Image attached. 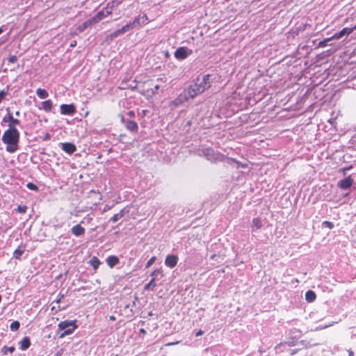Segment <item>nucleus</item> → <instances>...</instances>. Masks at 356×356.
<instances>
[{
    "instance_id": "nucleus-1",
    "label": "nucleus",
    "mask_w": 356,
    "mask_h": 356,
    "mask_svg": "<svg viewBox=\"0 0 356 356\" xmlns=\"http://www.w3.org/2000/svg\"><path fill=\"white\" fill-rule=\"evenodd\" d=\"M141 24L140 16L135 17L132 22H129L123 26L121 29H117L106 37L107 40H113L114 38L118 37L126 33L127 31L134 29L137 25Z\"/></svg>"
},
{
    "instance_id": "nucleus-2",
    "label": "nucleus",
    "mask_w": 356,
    "mask_h": 356,
    "mask_svg": "<svg viewBox=\"0 0 356 356\" xmlns=\"http://www.w3.org/2000/svg\"><path fill=\"white\" fill-rule=\"evenodd\" d=\"M77 327L76 320L60 322L58 325V330H64V332L60 334L59 338H63L72 334Z\"/></svg>"
},
{
    "instance_id": "nucleus-3",
    "label": "nucleus",
    "mask_w": 356,
    "mask_h": 356,
    "mask_svg": "<svg viewBox=\"0 0 356 356\" xmlns=\"http://www.w3.org/2000/svg\"><path fill=\"white\" fill-rule=\"evenodd\" d=\"M19 135H3L2 141L6 144V151L10 153L15 152L18 149Z\"/></svg>"
},
{
    "instance_id": "nucleus-4",
    "label": "nucleus",
    "mask_w": 356,
    "mask_h": 356,
    "mask_svg": "<svg viewBox=\"0 0 356 356\" xmlns=\"http://www.w3.org/2000/svg\"><path fill=\"white\" fill-rule=\"evenodd\" d=\"M190 99V98L188 97L185 91L184 90L182 92H181L174 100L171 101L169 103V106L171 109H174L179 106L184 104L185 102H188Z\"/></svg>"
},
{
    "instance_id": "nucleus-5",
    "label": "nucleus",
    "mask_w": 356,
    "mask_h": 356,
    "mask_svg": "<svg viewBox=\"0 0 356 356\" xmlns=\"http://www.w3.org/2000/svg\"><path fill=\"white\" fill-rule=\"evenodd\" d=\"M184 91L190 99H193L198 95L202 93L196 81L193 84L190 85Z\"/></svg>"
},
{
    "instance_id": "nucleus-6",
    "label": "nucleus",
    "mask_w": 356,
    "mask_h": 356,
    "mask_svg": "<svg viewBox=\"0 0 356 356\" xmlns=\"http://www.w3.org/2000/svg\"><path fill=\"white\" fill-rule=\"evenodd\" d=\"M196 83L200 87L202 92H204L206 90L211 88V84L210 82V75L206 74L203 76L202 79L200 81L199 79H197Z\"/></svg>"
},
{
    "instance_id": "nucleus-7",
    "label": "nucleus",
    "mask_w": 356,
    "mask_h": 356,
    "mask_svg": "<svg viewBox=\"0 0 356 356\" xmlns=\"http://www.w3.org/2000/svg\"><path fill=\"white\" fill-rule=\"evenodd\" d=\"M178 257L175 254H168L165 259V265L170 268L175 267L177 265Z\"/></svg>"
},
{
    "instance_id": "nucleus-8",
    "label": "nucleus",
    "mask_w": 356,
    "mask_h": 356,
    "mask_svg": "<svg viewBox=\"0 0 356 356\" xmlns=\"http://www.w3.org/2000/svg\"><path fill=\"white\" fill-rule=\"evenodd\" d=\"M60 146L62 149L68 154H72L76 151V145L72 143H61Z\"/></svg>"
},
{
    "instance_id": "nucleus-9",
    "label": "nucleus",
    "mask_w": 356,
    "mask_h": 356,
    "mask_svg": "<svg viewBox=\"0 0 356 356\" xmlns=\"http://www.w3.org/2000/svg\"><path fill=\"white\" fill-rule=\"evenodd\" d=\"M353 184V179L351 176H348L345 179L340 180L338 183V186L341 189H348Z\"/></svg>"
},
{
    "instance_id": "nucleus-10",
    "label": "nucleus",
    "mask_w": 356,
    "mask_h": 356,
    "mask_svg": "<svg viewBox=\"0 0 356 356\" xmlns=\"http://www.w3.org/2000/svg\"><path fill=\"white\" fill-rule=\"evenodd\" d=\"M76 112V108L74 104H62L60 106V113L63 115H73Z\"/></svg>"
},
{
    "instance_id": "nucleus-11",
    "label": "nucleus",
    "mask_w": 356,
    "mask_h": 356,
    "mask_svg": "<svg viewBox=\"0 0 356 356\" xmlns=\"http://www.w3.org/2000/svg\"><path fill=\"white\" fill-rule=\"evenodd\" d=\"M352 33V30L349 28H343L341 31L334 33L331 38L326 39V41H330L332 40H338L342 38L344 35H349Z\"/></svg>"
},
{
    "instance_id": "nucleus-12",
    "label": "nucleus",
    "mask_w": 356,
    "mask_h": 356,
    "mask_svg": "<svg viewBox=\"0 0 356 356\" xmlns=\"http://www.w3.org/2000/svg\"><path fill=\"white\" fill-rule=\"evenodd\" d=\"M188 56L186 47H181L177 49L175 52V57L177 59H185Z\"/></svg>"
},
{
    "instance_id": "nucleus-13",
    "label": "nucleus",
    "mask_w": 356,
    "mask_h": 356,
    "mask_svg": "<svg viewBox=\"0 0 356 356\" xmlns=\"http://www.w3.org/2000/svg\"><path fill=\"white\" fill-rule=\"evenodd\" d=\"M72 233L76 236H81L85 233V228L81 225H74L72 228Z\"/></svg>"
},
{
    "instance_id": "nucleus-14",
    "label": "nucleus",
    "mask_w": 356,
    "mask_h": 356,
    "mask_svg": "<svg viewBox=\"0 0 356 356\" xmlns=\"http://www.w3.org/2000/svg\"><path fill=\"white\" fill-rule=\"evenodd\" d=\"M120 259L117 256L112 255L109 256L106 259V263L110 268H113L115 266L118 264Z\"/></svg>"
},
{
    "instance_id": "nucleus-15",
    "label": "nucleus",
    "mask_w": 356,
    "mask_h": 356,
    "mask_svg": "<svg viewBox=\"0 0 356 356\" xmlns=\"http://www.w3.org/2000/svg\"><path fill=\"white\" fill-rule=\"evenodd\" d=\"M25 251V245H19L13 252V257L16 259H20L22 255Z\"/></svg>"
},
{
    "instance_id": "nucleus-16",
    "label": "nucleus",
    "mask_w": 356,
    "mask_h": 356,
    "mask_svg": "<svg viewBox=\"0 0 356 356\" xmlns=\"http://www.w3.org/2000/svg\"><path fill=\"white\" fill-rule=\"evenodd\" d=\"M19 346L22 350L28 349L31 346L30 339L28 337H24L19 342Z\"/></svg>"
},
{
    "instance_id": "nucleus-17",
    "label": "nucleus",
    "mask_w": 356,
    "mask_h": 356,
    "mask_svg": "<svg viewBox=\"0 0 356 356\" xmlns=\"http://www.w3.org/2000/svg\"><path fill=\"white\" fill-rule=\"evenodd\" d=\"M262 227V222L259 218H254L252 219V231L260 229Z\"/></svg>"
},
{
    "instance_id": "nucleus-18",
    "label": "nucleus",
    "mask_w": 356,
    "mask_h": 356,
    "mask_svg": "<svg viewBox=\"0 0 356 356\" xmlns=\"http://www.w3.org/2000/svg\"><path fill=\"white\" fill-rule=\"evenodd\" d=\"M122 2V0H114L111 2L107 3V6L104 8H108V10H111V13H113V10L120 5Z\"/></svg>"
},
{
    "instance_id": "nucleus-19",
    "label": "nucleus",
    "mask_w": 356,
    "mask_h": 356,
    "mask_svg": "<svg viewBox=\"0 0 356 356\" xmlns=\"http://www.w3.org/2000/svg\"><path fill=\"white\" fill-rule=\"evenodd\" d=\"M126 127L127 130L130 131H136L138 128L137 123L132 120H129L127 122Z\"/></svg>"
},
{
    "instance_id": "nucleus-20",
    "label": "nucleus",
    "mask_w": 356,
    "mask_h": 356,
    "mask_svg": "<svg viewBox=\"0 0 356 356\" xmlns=\"http://www.w3.org/2000/svg\"><path fill=\"white\" fill-rule=\"evenodd\" d=\"M110 15H111V10H108V8H104L102 10L99 11L97 13V15L99 17L100 20H102L104 18L109 16Z\"/></svg>"
},
{
    "instance_id": "nucleus-21",
    "label": "nucleus",
    "mask_w": 356,
    "mask_h": 356,
    "mask_svg": "<svg viewBox=\"0 0 356 356\" xmlns=\"http://www.w3.org/2000/svg\"><path fill=\"white\" fill-rule=\"evenodd\" d=\"M53 103L51 99H47L42 102V108L45 111L49 112L52 109Z\"/></svg>"
},
{
    "instance_id": "nucleus-22",
    "label": "nucleus",
    "mask_w": 356,
    "mask_h": 356,
    "mask_svg": "<svg viewBox=\"0 0 356 356\" xmlns=\"http://www.w3.org/2000/svg\"><path fill=\"white\" fill-rule=\"evenodd\" d=\"M316 298V293L312 291L309 290L305 293V299L308 302H314Z\"/></svg>"
},
{
    "instance_id": "nucleus-23",
    "label": "nucleus",
    "mask_w": 356,
    "mask_h": 356,
    "mask_svg": "<svg viewBox=\"0 0 356 356\" xmlns=\"http://www.w3.org/2000/svg\"><path fill=\"white\" fill-rule=\"evenodd\" d=\"M92 26V24L90 21V19H88L86 20V22H84L82 24L79 25L78 27H77V31L79 32V33H81L83 32L85 29H86L88 27H90Z\"/></svg>"
},
{
    "instance_id": "nucleus-24",
    "label": "nucleus",
    "mask_w": 356,
    "mask_h": 356,
    "mask_svg": "<svg viewBox=\"0 0 356 356\" xmlns=\"http://www.w3.org/2000/svg\"><path fill=\"white\" fill-rule=\"evenodd\" d=\"M89 264L96 270L99 268V266L100 265L101 261H99V259L97 257L94 256L89 261Z\"/></svg>"
},
{
    "instance_id": "nucleus-25",
    "label": "nucleus",
    "mask_w": 356,
    "mask_h": 356,
    "mask_svg": "<svg viewBox=\"0 0 356 356\" xmlns=\"http://www.w3.org/2000/svg\"><path fill=\"white\" fill-rule=\"evenodd\" d=\"M6 122H8L9 127H16L19 124V120L17 119H15L12 115L8 116V120H6Z\"/></svg>"
},
{
    "instance_id": "nucleus-26",
    "label": "nucleus",
    "mask_w": 356,
    "mask_h": 356,
    "mask_svg": "<svg viewBox=\"0 0 356 356\" xmlns=\"http://www.w3.org/2000/svg\"><path fill=\"white\" fill-rule=\"evenodd\" d=\"M36 94L40 99H45L49 96L47 91L42 88H38Z\"/></svg>"
},
{
    "instance_id": "nucleus-27",
    "label": "nucleus",
    "mask_w": 356,
    "mask_h": 356,
    "mask_svg": "<svg viewBox=\"0 0 356 356\" xmlns=\"http://www.w3.org/2000/svg\"><path fill=\"white\" fill-rule=\"evenodd\" d=\"M156 286V282H155V277H152V280L146 284L144 286V290L147 291L149 289H153Z\"/></svg>"
},
{
    "instance_id": "nucleus-28",
    "label": "nucleus",
    "mask_w": 356,
    "mask_h": 356,
    "mask_svg": "<svg viewBox=\"0 0 356 356\" xmlns=\"http://www.w3.org/2000/svg\"><path fill=\"white\" fill-rule=\"evenodd\" d=\"M124 216V212L123 211H120L118 213H115L114 214L111 218V220L113 222H117L118 220H119L120 218H122V217Z\"/></svg>"
},
{
    "instance_id": "nucleus-29",
    "label": "nucleus",
    "mask_w": 356,
    "mask_h": 356,
    "mask_svg": "<svg viewBox=\"0 0 356 356\" xmlns=\"http://www.w3.org/2000/svg\"><path fill=\"white\" fill-rule=\"evenodd\" d=\"M20 323L17 321H15L10 323V327L12 331H17L19 330Z\"/></svg>"
},
{
    "instance_id": "nucleus-30",
    "label": "nucleus",
    "mask_w": 356,
    "mask_h": 356,
    "mask_svg": "<svg viewBox=\"0 0 356 356\" xmlns=\"http://www.w3.org/2000/svg\"><path fill=\"white\" fill-rule=\"evenodd\" d=\"M8 92V87L0 91V103L5 99Z\"/></svg>"
},
{
    "instance_id": "nucleus-31",
    "label": "nucleus",
    "mask_w": 356,
    "mask_h": 356,
    "mask_svg": "<svg viewBox=\"0 0 356 356\" xmlns=\"http://www.w3.org/2000/svg\"><path fill=\"white\" fill-rule=\"evenodd\" d=\"M4 134H19L16 127H9Z\"/></svg>"
},
{
    "instance_id": "nucleus-32",
    "label": "nucleus",
    "mask_w": 356,
    "mask_h": 356,
    "mask_svg": "<svg viewBox=\"0 0 356 356\" xmlns=\"http://www.w3.org/2000/svg\"><path fill=\"white\" fill-rule=\"evenodd\" d=\"M141 19V24H147L149 23V18L146 13H143L142 16H140Z\"/></svg>"
},
{
    "instance_id": "nucleus-33",
    "label": "nucleus",
    "mask_w": 356,
    "mask_h": 356,
    "mask_svg": "<svg viewBox=\"0 0 356 356\" xmlns=\"http://www.w3.org/2000/svg\"><path fill=\"white\" fill-rule=\"evenodd\" d=\"M26 187L30 189V190H32V191H38V187L33 183H31V182H29L26 184Z\"/></svg>"
},
{
    "instance_id": "nucleus-34",
    "label": "nucleus",
    "mask_w": 356,
    "mask_h": 356,
    "mask_svg": "<svg viewBox=\"0 0 356 356\" xmlns=\"http://www.w3.org/2000/svg\"><path fill=\"white\" fill-rule=\"evenodd\" d=\"M156 257H152L147 262L146 264V266H145V268H149L156 261Z\"/></svg>"
},
{
    "instance_id": "nucleus-35",
    "label": "nucleus",
    "mask_w": 356,
    "mask_h": 356,
    "mask_svg": "<svg viewBox=\"0 0 356 356\" xmlns=\"http://www.w3.org/2000/svg\"><path fill=\"white\" fill-rule=\"evenodd\" d=\"M92 25L98 23L99 22H100V19L99 18V17L97 15V14L93 16L92 17L90 18Z\"/></svg>"
},
{
    "instance_id": "nucleus-36",
    "label": "nucleus",
    "mask_w": 356,
    "mask_h": 356,
    "mask_svg": "<svg viewBox=\"0 0 356 356\" xmlns=\"http://www.w3.org/2000/svg\"><path fill=\"white\" fill-rule=\"evenodd\" d=\"M26 209H27V207L24 205V206L19 205L17 208V211L21 213H24L26 211Z\"/></svg>"
},
{
    "instance_id": "nucleus-37",
    "label": "nucleus",
    "mask_w": 356,
    "mask_h": 356,
    "mask_svg": "<svg viewBox=\"0 0 356 356\" xmlns=\"http://www.w3.org/2000/svg\"><path fill=\"white\" fill-rule=\"evenodd\" d=\"M163 273V270L161 269V268H158V269H156L154 270L152 273H151V276L152 277H156V275L158 274H162Z\"/></svg>"
},
{
    "instance_id": "nucleus-38",
    "label": "nucleus",
    "mask_w": 356,
    "mask_h": 356,
    "mask_svg": "<svg viewBox=\"0 0 356 356\" xmlns=\"http://www.w3.org/2000/svg\"><path fill=\"white\" fill-rule=\"evenodd\" d=\"M323 225L330 229L334 227V224L330 221L325 220L323 222Z\"/></svg>"
},
{
    "instance_id": "nucleus-39",
    "label": "nucleus",
    "mask_w": 356,
    "mask_h": 356,
    "mask_svg": "<svg viewBox=\"0 0 356 356\" xmlns=\"http://www.w3.org/2000/svg\"><path fill=\"white\" fill-rule=\"evenodd\" d=\"M17 60V57L15 55L10 56L8 58V61L10 63H15Z\"/></svg>"
},
{
    "instance_id": "nucleus-40",
    "label": "nucleus",
    "mask_w": 356,
    "mask_h": 356,
    "mask_svg": "<svg viewBox=\"0 0 356 356\" xmlns=\"http://www.w3.org/2000/svg\"><path fill=\"white\" fill-rule=\"evenodd\" d=\"M352 166H349V167H347V168H341L340 169V172L343 173V175H346V172L350 169H351Z\"/></svg>"
},
{
    "instance_id": "nucleus-41",
    "label": "nucleus",
    "mask_w": 356,
    "mask_h": 356,
    "mask_svg": "<svg viewBox=\"0 0 356 356\" xmlns=\"http://www.w3.org/2000/svg\"><path fill=\"white\" fill-rule=\"evenodd\" d=\"M233 161H234L237 165L241 166L243 168H247V166H248V165L246 163H241V162L237 161L234 159H233Z\"/></svg>"
},
{
    "instance_id": "nucleus-42",
    "label": "nucleus",
    "mask_w": 356,
    "mask_h": 356,
    "mask_svg": "<svg viewBox=\"0 0 356 356\" xmlns=\"http://www.w3.org/2000/svg\"><path fill=\"white\" fill-rule=\"evenodd\" d=\"M64 298V294L63 293H59L58 294V298L57 300H55V302L56 303H60L61 300Z\"/></svg>"
},
{
    "instance_id": "nucleus-43",
    "label": "nucleus",
    "mask_w": 356,
    "mask_h": 356,
    "mask_svg": "<svg viewBox=\"0 0 356 356\" xmlns=\"http://www.w3.org/2000/svg\"><path fill=\"white\" fill-rule=\"evenodd\" d=\"M3 349H7L8 352H10V353H13L14 350H15V347L14 346H10L9 348H7L6 346H4L3 350Z\"/></svg>"
},
{
    "instance_id": "nucleus-44",
    "label": "nucleus",
    "mask_w": 356,
    "mask_h": 356,
    "mask_svg": "<svg viewBox=\"0 0 356 356\" xmlns=\"http://www.w3.org/2000/svg\"><path fill=\"white\" fill-rule=\"evenodd\" d=\"M179 341H175V342H169V343H167L165 346H174V345H177V344H179Z\"/></svg>"
},
{
    "instance_id": "nucleus-45",
    "label": "nucleus",
    "mask_w": 356,
    "mask_h": 356,
    "mask_svg": "<svg viewBox=\"0 0 356 356\" xmlns=\"http://www.w3.org/2000/svg\"><path fill=\"white\" fill-rule=\"evenodd\" d=\"M127 115H128L130 118H134V117H135V113H134V111H129V112L127 113Z\"/></svg>"
},
{
    "instance_id": "nucleus-46",
    "label": "nucleus",
    "mask_w": 356,
    "mask_h": 356,
    "mask_svg": "<svg viewBox=\"0 0 356 356\" xmlns=\"http://www.w3.org/2000/svg\"><path fill=\"white\" fill-rule=\"evenodd\" d=\"M90 194L93 193L95 195H97L99 197V198L101 199V194L99 192H96L94 190H92V191H90Z\"/></svg>"
},
{
    "instance_id": "nucleus-47",
    "label": "nucleus",
    "mask_w": 356,
    "mask_h": 356,
    "mask_svg": "<svg viewBox=\"0 0 356 356\" xmlns=\"http://www.w3.org/2000/svg\"><path fill=\"white\" fill-rule=\"evenodd\" d=\"M204 334V332L202 330L197 331L195 334L196 337H200Z\"/></svg>"
},
{
    "instance_id": "nucleus-48",
    "label": "nucleus",
    "mask_w": 356,
    "mask_h": 356,
    "mask_svg": "<svg viewBox=\"0 0 356 356\" xmlns=\"http://www.w3.org/2000/svg\"><path fill=\"white\" fill-rule=\"evenodd\" d=\"M139 332H140V334H146V330L144 328H140Z\"/></svg>"
},
{
    "instance_id": "nucleus-49",
    "label": "nucleus",
    "mask_w": 356,
    "mask_h": 356,
    "mask_svg": "<svg viewBox=\"0 0 356 356\" xmlns=\"http://www.w3.org/2000/svg\"><path fill=\"white\" fill-rule=\"evenodd\" d=\"M109 319L111 321H115V316H109Z\"/></svg>"
},
{
    "instance_id": "nucleus-50",
    "label": "nucleus",
    "mask_w": 356,
    "mask_h": 356,
    "mask_svg": "<svg viewBox=\"0 0 356 356\" xmlns=\"http://www.w3.org/2000/svg\"><path fill=\"white\" fill-rule=\"evenodd\" d=\"M348 356H354V353L353 351H349Z\"/></svg>"
},
{
    "instance_id": "nucleus-51",
    "label": "nucleus",
    "mask_w": 356,
    "mask_h": 356,
    "mask_svg": "<svg viewBox=\"0 0 356 356\" xmlns=\"http://www.w3.org/2000/svg\"><path fill=\"white\" fill-rule=\"evenodd\" d=\"M349 29L352 30V33H353L355 30H356V25L354 26L353 27L349 28Z\"/></svg>"
},
{
    "instance_id": "nucleus-52",
    "label": "nucleus",
    "mask_w": 356,
    "mask_h": 356,
    "mask_svg": "<svg viewBox=\"0 0 356 356\" xmlns=\"http://www.w3.org/2000/svg\"><path fill=\"white\" fill-rule=\"evenodd\" d=\"M154 88H155L156 90H159L160 88V86L159 85H156L154 86Z\"/></svg>"
},
{
    "instance_id": "nucleus-53",
    "label": "nucleus",
    "mask_w": 356,
    "mask_h": 356,
    "mask_svg": "<svg viewBox=\"0 0 356 356\" xmlns=\"http://www.w3.org/2000/svg\"><path fill=\"white\" fill-rule=\"evenodd\" d=\"M119 88H120V90H126V89H127L128 88H126V87H119Z\"/></svg>"
},
{
    "instance_id": "nucleus-54",
    "label": "nucleus",
    "mask_w": 356,
    "mask_h": 356,
    "mask_svg": "<svg viewBox=\"0 0 356 356\" xmlns=\"http://www.w3.org/2000/svg\"><path fill=\"white\" fill-rule=\"evenodd\" d=\"M47 139H49V135H46L45 138H44V140H47Z\"/></svg>"
},
{
    "instance_id": "nucleus-55",
    "label": "nucleus",
    "mask_w": 356,
    "mask_h": 356,
    "mask_svg": "<svg viewBox=\"0 0 356 356\" xmlns=\"http://www.w3.org/2000/svg\"><path fill=\"white\" fill-rule=\"evenodd\" d=\"M75 45H76V42H75L74 44V43H72V44H70V47H75Z\"/></svg>"
},
{
    "instance_id": "nucleus-56",
    "label": "nucleus",
    "mask_w": 356,
    "mask_h": 356,
    "mask_svg": "<svg viewBox=\"0 0 356 356\" xmlns=\"http://www.w3.org/2000/svg\"><path fill=\"white\" fill-rule=\"evenodd\" d=\"M143 115H146V111H145V110H143Z\"/></svg>"
},
{
    "instance_id": "nucleus-57",
    "label": "nucleus",
    "mask_w": 356,
    "mask_h": 356,
    "mask_svg": "<svg viewBox=\"0 0 356 356\" xmlns=\"http://www.w3.org/2000/svg\"><path fill=\"white\" fill-rule=\"evenodd\" d=\"M3 32V29L2 27H0V34Z\"/></svg>"
},
{
    "instance_id": "nucleus-58",
    "label": "nucleus",
    "mask_w": 356,
    "mask_h": 356,
    "mask_svg": "<svg viewBox=\"0 0 356 356\" xmlns=\"http://www.w3.org/2000/svg\"><path fill=\"white\" fill-rule=\"evenodd\" d=\"M108 209H110V207L104 208V211H106V210H108Z\"/></svg>"
},
{
    "instance_id": "nucleus-59",
    "label": "nucleus",
    "mask_w": 356,
    "mask_h": 356,
    "mask_svg": "<svg viewBox=\"0 0 356 356\" xmlns=\"http://www.w3.org/2000/svg\"><path fill=\"white\" fill-rule=\"evenodd\" d=\"M108 209H110V207L104 208V211H106V210H108Z\"/></svg>"
},
{
    "instance_id": "nucleus-60",
    "label": "nucleus",
    "mask_w": 356,
    "mask_h": 356,
    "mask_svg": "<svg viewBox=\"0 0 356 356\" xmlns=\"http://www.w3.org/2000/svg\"><path fill=\"white\" fill-rule=\"evenodd\" d=\"M108 209H110V207L104 208V211H106V210H108Z\"/></svg>"
},
{
    "instance_id": "nucleus-61",
    "label": "nucleus",
    "mask_w": 356,
    "mask_h": 356,
    "mask_svg": "<svg viewBox=\"0 0 356 356\" xmlns=\"http://www.w3.org/2000/svg\"><path fill=\"white\" fill-rule=\"evenodd\" d=\"M135 88H136V86H134V87H131V89L132 90H135Z\"/></svg>"
}]
</instances>
